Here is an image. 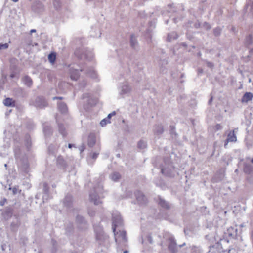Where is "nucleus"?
<instances>
[{"label":"nucleus","instance_id":"1","mask_svg":"<svg viewBox=\"0 0 253 253\" xmlns=\"http://www.w3.org/2000/svg\"><path fill=\"white\" fill-rule=\"evenodd\" d=\"M15 156L19 169L25 173H28L30 167L27 156L22 154L19 149L15 150Z\"/></svg>","mask_w":253,"mask_h":253},{"label":"nucleus","instance_id":"2","mask_svg":"<svg viewBox=\"0 0 253 253\" xmlns=\"http://www.w3.org/2000/svg\"><path fill=\"white\" fill-rule=\"evenodd\" d=\"M104 192L103 186L101 184H98L97 187H95L92 191L89 194L90 201L94 203L95 205H98L102 202L100 199L103 198L104 196H99L102 195Z\"/></svg>","mask_w":253,"mask_h":253},{"label":"nucleus","instance_id":"3","mask_svg":"<svg viewBox=\"0 0 253 253\" xmlns=\"http://www.w3.org/2000/svg\"><path fill=\"white\" fill-rule=\"evenodd\" d=\"M75 54L81 59H87L89 60L93 57L92 52L84 48L77 49L76 50Z\"/></svg>","mask_w":253,"mask_h":253},{"label":"nucleus","instance_id":"4","mask_svg":"<svg viewBox=\"0 0 253 253\" xmlns=\"http://www.w3.org/2000/svg\"><path fill=\"white\" fill-rule=\"evenodd\" d=\"M112 229L115 233L116 227L123 225V221L119 214H113L112 215Z\"/></svg>","mask_w":253,"mask_h":253},{"label":"nucleus","instance_id":"5","mask_svg":"<svg viewBox=\"0 0 253 253\" xmlns=\"http://www.w3.org/2000/svg\"><path fill=\"white\" fill-rule=\"evenodd\" d=\"M76 223L78 228L81 230H86L88 226V225L84 218L81 215L77 216Z\"/></svg>","mask_w":253,"mask_h":253},{"label":"nucleus","instance_id":"6","mask_svg":"<svg viewBox=\"0 0 253 253\" xmlns=\"http://www.w3.org/2000/svg\"><path fill=\"white\" fill-rule=\"evenodd\" d=\"M168 240L169 241L168 249L171 253H177V245L174 238L172 236H170Z\"/></svg>","mask_w":253,"mask_h":253},{"label":"nucleus","instance_id":"7","mask_svg":"<svg viewBox=\"0 0 253 253\" xmlns=\"http://www.w3.org/2000/svg\"><path fill=\"white\" fill-rule=\"evenodd\" d=\"M34 105L36 107L42 109L48 105L47 102L42 97H37L35 100Z\"/></svg>","mask_w":253,"mask_h":253},{"label":"nucleus","instance_id":"8","mask_svg":"<svg viewBox=\"0 0 253 253\" xmlns=\"http://www.w3.org/2000/svg\"><path fill=\"white\" fill-rule=\"evenodd\" d=\"M237 235V229L233 227H230L225 233V236L228 238L225 239L227 242H229V240L231 239L236 238Z\"/></svg>","mask_w":253,"mask_h":253},{"label":"nucleus","instance_id":"9","mask_svg":"<svg viewBox=\"0 0 253 253\" xmlns=\"http://www.w3.org/2000/svg\"><path fill=\"white\" fill-rule=\"evenodd\" d=\"M253 163V158H247L244 162V171L247 174H251L252 171V164Z\"/></svg>","mask_w":253,"mask_h":253},{"label":"nucleus","instance_id":"10","mask_svg":"<svg viewBox=\"0 0 253 253\" xmlns=\"http://www.w3.org/2000/svg\"><path fill=\"white\" fill-rule=\"evenodd\" d=\"M136 200L140 205H145L147 202V199L145 195L140 191H137L135 193Z\"/></svg>","mask_w":253,"mask_h":253},{"label":"nucleus","instance_id":"11","mask_svg":"<svg viewBox=\"0 0 253 253\" xmlns=\"http://www.w3.org/2000/svg\"><path fill=\"white\" fill-rule=\"evenodd\" d=\"M80 71L82 72L84 71L85 73L90 77L95 79L97 77V74L94 70L92 67H84L81 68Z\"/></svg>","mask_w":253,"mask_h":253},{"label":"nucleus","instance_id":"12","mask_svg":"<svg viewBox=\"0 0 253 253\" xmlns=\"http://www.w3.org/2000/svg\"><path fill=\"white\" fill-rule=\"evenodd\" d=\"M131 90V88L130 86L127 84V83H125L123 84L121 87L120 94L121 95H128L130 93Z\"/></svg>","mask_w":253,"mask_h":253},{"label":"nucleus","instance_id":"13","mask_svg":"<svg viewBox=\"0 0 253 253\" xmlns=\"http://www.w3.org/2000/svg\"><path fill=\"white\" fill-rule=\"evenodd\" d=\"M88 98L87 101L88 104L92 106L96 104L97 99L95 98H92L89 93H84L83 95V98Z\"/></svg>","mask_w":253,"mask_h":253},{"label":"nucleus","instance_id":"14","mask_svg":"<svg viewBox=\"0 0 253 253\" xmlns=\"http://www.w3.org/2000/svg\"><path fill=\"white\" fill-rule=\"evenodd\" d=\"M158 203L159 205L164 209L168 210L171 208V205L161 197L159 198Z\"/></svg>","mask_w":253,"mask_h":253},{"label":"nucleus","instance_id":"15","mask_svg":"<svg viewBox=\"0 0 253 253\" xmlns=\"http://www.w3.org/2000/svg\"><path fill=\"white\" fill-rule=\"evenodd\" d=\"M253 112L251 108H247L245 111V115L247 120L246 123L248 125L251 124Z\"/></svg>","mask_w":253,"mask_h":253},{"label":"nucleus","instance_id":"16","mask_svg":"<svg viewBox=\"0 0 253 253\" xmlns=\"http://www.w3.org/2000/svg\"><path fill=\"white\" fill-rule=\"evenodd\" d=\"M69 73L70 74V77L72 80L76 81L79 78V69H74L72 67L70 68Z\"/></svg>","mask_w":253,"mask_h":253},{"label":"nucleus","instance_id":"17","mask_svg":"<svg viewBox=\"0 0 253 253\" xmlns=\"http://www.w3.org/2000/svg\"><path fill=\"white\" fill-rule=\"evenodd\" d=\"M32 9L35 11L39 13L43 10L44 6L40 1H37L33 5Z\"/></svg>","mask_w":253,"mask_h":253},{"label":"nucleus","instance_id":"18","mask_svg":"<svg viewBox=\"0 0 253 253\" xmlns=\"http://www.w3.org/2000/svg\"><path fill=\"white\" fill-rule=\"evenodd\" d=\"M57 165L58 167L63 169H65L67 166L65 160L61 156H59L57 157Z\"/></svg>","mask_w":253,"mask_h":253},{"label":"nucleus","instance_id":"19","mask_svg":"<svg viewBox=\"0 0 253 253\" xmlns=\"http://www.w3.org/2000/svg\"><path fill=\"white\" fill-rule=\"evenodd\" d=\"M161 172L166 176L169 177H172L174 175V174L172 173L171 167L169 166L167 168H162Z\"/></svg>","mask_w":253,"mask_h":253},{"label":"nucleus","instance_id":"20","mask_svg":"<svg viewBox=\"0 0 253 253\" xmlns=\"http://www.w3.org/2000/svg\"><path fill=\"white\" fill-rule=\"evenodd\" d=\"M130 44L132 48L137 50L138 47V43L136 38L134 35H131L130 40Z\"/></svg>","mask_w":253,"mask_h":253},{"label":"nucleus","instance_id":"21","mask_svg":"<svg viewBox=\"0 0 253 253\" xmlns=\"http://www.w3.org/2000/svg\"><path fill=\"white\" fill-rule=\"evenodd\" d=\"M64 205L68 208L71 206L72 204V196L70 194H67L63 201Z\"/></svg>","mask_w":253,"mask_h":253},{"label":"nucleus","instance_id":"22","mask_svg":"<svg viewBox=\"0 0 253 253\" xmlns=\"http://www.w3.org/2000/svg\"><path fill=\"white\" fill-rule=\"evenodd\" d=\"M4 105L8 107H14L15 106V101L11 98H6L3 100Z\"/></svg>","mask_w":253,"mask_h":253},{"label":"nucleus","instance_id":"23","mask_svg":"<svg viewBox=\"0 0 253 253\" xmlns=\"http://www.w3.org/2000/svg\"><path fill=\"white\" fill-rule=\"evenodd\" d=\"M43 132L45 137H49L52 134V129L50 126L45 125L43 126Z\"/></svg>","mask_w":253,"mask_h":253},{"label":"nucleus","instance_id":"24","mask_svg":"<svg viewBox=\"0 0 253 253\" xmlns=\"http://www.w3.org/2000/svg\"><path fill=\"white\" fill-rule=\"evenodd\" d=\"M253 97V95L251 92H246L244 95L243 96L242 98V103H247L249 101L251 100L252 99V98Z\"/></svg>","mask_w":253,"mask_h":253},{"label":"nucleus","instance_id":"25","mask_svg":"<svg viewBox=\"0 0 253 253\" xmlns=\"http://www.w3.org/2000/svg\"><path fill=\"white\" fill-rule=\"evenodd\" d=\"M154 132L157 135H161L164 132V128L161 125H155L154 126Z\"/></svg>","mask_w":253,"mask_h":253},{"label":"nucleus","instance_id":"26","mask_svg":"<svg viewBox=\"0 0 253 253\" xmlns=\"http://www.w3.org/2000/svg\"><path fill=\"white\" fill-rule=\"evenodd\" d=\"M59 110L62 113H66L67 112L68 108L67 105L64 102H60L58 104Z\"/></svg>","mask_w":253,"mask_h":253},{"label":"nucleus","instance_id":"27","mask_svg":"<svg viewBox=\"0 0 253 253\" xmlns=\"http://www.w3.org/2000/svg\"><path fill=\"white\" fill-rule=\"evenodd\" d=\"M58 127L59 133L63 136V137H66L67 135V132L64 125L62 124H59Z\"/></svg>","mask_w":253,"mask_h":253},{"label":"nucleus","instance_id":"28","mask_svg":"<svg viewBox=\"0 0 253 253\" xmlns=\"http://www.w3.org/2000/svg\"><path fill=\"white\" fill-rule=\"evenodd\" d=\"M237 140L236 136L234 133V131H230L227 136V142H235Z\"/></svg>","mask_w":253,"mask_h":253},{"label":"nucleus","instance_id":"29","mask_svg":"<svg viewBox=\"0 0 253 253\" xmlns=\"http://www.w3.org/2000/svg\"><path fill=\"white\" fill-rule=\"evenodd\" d=\"M88 4H92L94 7L99 6L102 0H85Z\"/></svg>","mask_w":253,"mask_h":253},{"label":"nucleus","instance_id":"30","mask_svg":"<svg viewBox=\"0 0 253 253\" xmlns=\"http://www.w3.org/2000/svg\"><path fill=\"white\" fill-rule=\"evenodd\" d=\"M96 142V139L94 135H90L88 138V145L90 147H92Z\"/></svg>","mask_w":253,"mask_h":253},{"label":"nucleus","instance_id":"31","mask_svg":"<svg viewBox=\"0 0 253 253\" xmlns=\"http://www.w3.org/2000/svg\"><path fill=\"white\" fill-rule=\"evenodd\" d=\"M43 190L45 194V195L43 196V200H44L45 199L47 200V197L49 193V187L48 186V184L45 182L43 183Z\"/></svg>","mask_w":253,"mask_h":253},{"label":"nucleus","instance_id":"32","mask_svg":"<svg viewBox=\"0 0 253 253\" xmlns=\"http://www.w3.org/2000/svg\"><path fill=\"white\" fill-rule=\"evenodd\" d=\"M110 178L114 181H117L121 178V175L117 172H114L110 175Z\"/></svg>","mask_w":253,"mask_h":253},{"label":"nucleus","instance_id":"33","mask_svg":"<svg viewBox=\"0 0 253 253\" xmlns=\"http://www.w3.org/2000/svg\"><path fill=\"white\" fill-rule=\"evenodd\" d=\"M253 9V2L250 1V2L247 3L245 6L244 10L246 12H251L252 13V10ZM252 14V13H251Z\"/></svg>","mask_w":253,"mask_h":253},{"label":"nucleus","instance_id":"34","mask_svg":"<svg viewBox=\"0 0 253 253\" xmlns=\"http://www.w3.org/2000/svg\"><path fill=\"white\" fill-rule=\"evenodd\" d=\"M23 82L24 84L30 87L32 84V80L31 78L27 76H25L23 78Z\"/></svg>","mask_w":253,"mask_h":253},{"label":"nucleus","instance_id":"35","mask_svg":"<svg viewBox=\"0 0 253 253\" xmlns=\"http://www.w3.org/2000/svg\"><path fill=\"white\" fill-rule=\"evenodd\" d=\"M177 38V34L175 32H172L168 34L167 40L169 42H170L172 40H175Z\"/></svg>","mask_w":253,"mask_h":253},{"label":"nucleus","instance_id":"36","mask_svg":"<svg viewBox=\"0 0 253 253\" xmlns=\"http://www.w3.org/2000/svg\"><path fill=\"white\" fill-rule=\"evenodd\" d=\"M56 53L54 52H52L50 54H49L48 56V59L49 61L52 63H54L55 60H56Z\"/></svg>","mask_w":253,"mask_h":253},{"label":"nucleus","instance_id":"37","mask_svg":"<svg viewBox=\"0 0 253 253\" xmlns=\"http://www.w3.org/2000/svg\"><path fill=\"white\" fill-rule=\"evenodd\" d=\"M73 230V226L72 223H69L66 227V233L69 235Z\"/></svg>","mask_w":253,"mask_h":253},{"label":"nucleus","instance_id":"38","mask_svg":"<svg viewBox=\"0 0 253 253\" xmlns=\"http://www.w3.org/2000/svg\"><path fill=\"white\" fill-rule=\"evenodd\" d=\"M138 147L141 149H144L146 147V142L143 140H140L138 143Z\"/></svg>","mask_w":253,"mask_h":253},{"label":"nucleus","instance_id":"39","mask_svg":"<svg viewBox=\"0 0 253 253\" xmlns=\"http://www.w3.org/2000/svg\"><path fill=\"white\" fill-rule=\"evenodd\" d=\"M119 237H120L122 240L125 242L126 241V233L125 231H120V233L119 234Z\"/></svg>","mask_w":253,"mask_h":253},{"label":"nucleus","instance_id":"40","mask_svg":"<svg viewBox=\"0 0 253 253\" xmlns=\"http://www.w3.org/2000/svg\"><path fill=\"white\" fill-rule=\"evenodd\" d=\"M245 43L247 45H250L252 43V37L251 35H250L246 38Z\"/></svg>","mask_w":253,"mask_h":253},{"label":"nucleus","instance_id":"41","mask_svg":"<svg viewBox=\"0 0 253 253\" xmlns=\"http://www.w3.org/2000/svg\"><path fill=\"white\" fill-rule=\"evenodd\" d=\"M221 32V29L220 27H216L213 30V33L214 36H219Z\"/></svg>","mask_w":253,"mask_h":253},{"label":"nucleus","instance_id":"42","mask_svg":"<svg viewBox=\"0 0 253 253\" xmlns=\"http://www.w3.org/2000/svg\"><path fill=\"white\" fill-rule=\"evenodd\" d=\"M18 226H19V223L17 221L12 222L11 223V225H10L11 229L13 231L16 230L17 229Z\"/></svg>","mask_w":253,"mask_h":253},{"label":"nucleus","instance_id":"43","mask_svg":"<svg viewBox=\"0 0 253 253\" xmlns=\"http://www.w3.org/2000/svg\"><path fill=\"white\" fill-rule=\"evenodd\" d=\"M53 5H54V7L56 9H58L61 6L60 0H54Z\"/></svg>","mask_w":253,"mask_h":253},{"label":"nucleus","instance_id":"44","mask_svg":"<svg viewBox=\"0 0 253 253\" xmlns=\"http://www.w3.org/2000/svg\"><path fill=\"white\" fill-rule=\"evenodd\" d=\"M170 134L173 136H176V133L175 131V126H170Z\"/></svg>","mask_w":253,"mask_h":253},{"label":"nucleus","instance_id":"45","mask_svg":"<svg viewBox=\"0 0 253 253\" xmlns=\"http://www.w3.org/2000/svg\"><path fill=\"white\" fill-rule=\"evenodd\" d=\"M110 123V121L108 119V118H105L103 119L100 123V125L102 126H105L107 123Z\"/></svg>","mask_w":253,"mask_h":253},{"label":"nucleus","instance_id":"46","mask_svg":"<svg viewBox=\"0 0 253 253\" xmlns=\"http://www.w3.org/2000/svg\"><path fill=\"white\" fill-rule=\"evenodd\" d=\"M8 47V43L0 44V50L6 49Z\"/></svg>","mask_w":253,"mask_h":253},{"label":"nucleus","instance_id":"47","mask_svg":"<svg viewBox=\"0 0 253 253\" xmlns=\"http://www.w3.org/2000/svg\"><path fill=\"white\" fill-rule=\"evenodd\" d=\"M206 63L207 67L210 68H212L214 67V64L212 62L206 61Z\"/></svg>","mask_w":253,"mask_h":253},{"label":"nucleus","instance_id":"48","mask_svg":"<svg viewBox=\"0 0 253 253\" xmlns=\"http://www.w3.org/2000/svg\"><path fill=\"white\" fill-rule=\"evenodd\" d=\"M99 155V152H94L91 154V157L93 159H96Z\"/></svg>","mask_w":253,"mask_h":253},{"label":"nucleus","instance_id":"49","mask_svg":"<svg viewBox=\"0 0 253 253\" xmlns=\"http://www.w3.org/2000/svg\"><path fill=\"white\" fill-rule=\"evenodd\" d=\"M86 82L85 81H83L82 83H80L79 87L80 88H84L86 86Z\"/></svg>","mask_w":253,"mask_h":253},{"label":"nucleus","instance_id":"50","mask_svg":"<svg viewBox=\"0 0 253 253\" xmlns=\"http://www.w3.org/2000/svg\"><path fill=\"white\" fill-rule=\"evenodd\" d=\"M6 201H7V199L5 198H3L2 199H1L0 201V206L4 205V204L6 202Z\"/></svg>","mask_w":253,"mask_h":253},{"label":"nucleus","instance_id":"51","mask_svg":"<svg viewBox=\"0 0 253 253\" xmlns=\"http://www.w3.org/2000/svg\"><path fill=\"white\" fill-rule=\"evenodd\" d=\"M116 114V112L115 111L112 112V113L109 114L107 116V118L109 120L110 119Z\"/></svg>","mask_w":253,"mask_h":253},{"label":"nucleus","instance_id":"52","mask_svg":"<svg viewBox=\"0 0 253 253\" xmlns=\"http://www.w3.org/2000/svg\"><path fill=\"white\" fill-rule=\"evenodd\" d=\"M9 190H12V192L13 193V194H17V191H18V189L16 187H13V188H9Z\"/></svg>","mask_w":253,"mask_h":253},{"label":"nucleus","instance_id":"53","mask_svg":"<svg viewBox=\"0 0 253 253\" xmlns=\"http://www.w3.org/2000/svg\"><path fill=\"white\" fill-rule=\"evenodd\" d=\"M221 126H220V125L219 124H217L216 126H215V128L217 130H219V129H221Z\"/></svg>","mask_w":253,"mask_h":253},{"label":"nucleus","instance_id":"54","mask_svg":"<svg viewBox=\"0 0 253 253\" xmlns=\"http://www.w3.org/2000/svg\"><path fill=\"white\" fill-rule=\"evenodd\" d=\"M52 146L50 145L49 146V148H48V149H49V151L52 153H54V151L53 150H52Z\"/></svg>","mask_w":253,"mask_h":253},{"label":"nucleus","instance_id":"55","mask_svg":"<svg viewBox=\"0 0 253 253\" xmlns=\"http://www.w3.org/2000/svg\"><path fill=\"white\" fill-rule=\"evenodd\" d=\"M85 149V146L84 144H83L82 146H81V152H83V151L84 150V149Z\"/></svg>","mask_w":253,"mask_h":253},{"label":"nucleus","instance_id":"56","mask_svg":"<svg viewBox=\"0 0 253 253\" xmlns=\"http://www.w3.org/2000/svg\"><path fill=\"white\" fill-rule=\"evenodd\" d=\"M63 99V97H54L53 98V100H55V99Z\"/></svg>","mask_w":253,"mask_h":253},{"label":"nucleus","instance_id":"57","mask_svg":"<svg viewBox=\"0 0 253 253\" xmlns=\"http://www.w3.org/2000/svg\"><path fill=\"white\" fill-rule=\"evenodd\" d=\"M212 99H213V97L212 96H211L210 100H209V104H211V102L212 101Z\"/></svg>","mask_w":253,"mask_h":253},{"label":"nucleus","instance_id":"58","mask_svg":"<svg viewBox=\"0 0 253 253\" xmlns=\"http://www.w3.org/2000/svg\"><path fill=\"white\" fill-rule=\"evenodd\" d=\"M88 213L91 216H93V215H94V212L93 211H88Z\"/></svg>","mask_w":253,"mask_h":253},{"label":"nucleus","instance_id":"59","mask_svg":"<svg viewBox=\"0 0 253 253\" xmlns=\"http://www.w3.org/2000/svg\"><path fill=\"white\" fill-rule=\"evenodd\" d=\"M73 146V144H68V147H69V148H71Z\"/></svg>","mask_w":253,"mask_h":253},{"label":"nucleus","instance_id":"60","mask_svg":"<svg viewBox=\"0 0 253 253\" xmlns=\"http://www.w3.org/2000/svg\"><path fill=\"white\" fill-rule=\"evenodd\" d=\"M228 142L227 141L225 142V144H224V147H226V146L227 145V144H228Z\"/></svg>","mask_w":253,"mask_h":253},{"label":"nucleus","instance_id":"61","mask_svg":"<svg viewBox=\"0 0 253 253\" xmlns=\"http://www.w3.org/2000/svg\"><path fill=\"white\" fill-rule=\"evenodd\" d=\"M31 33H33V32H36V30L35 29H32L30 31Z\"/></svg>","mask_w":253,"mask_h":253},{"label":"nucleus","instance_id":"62","mask_svg":"<svg viewBox=\"0 0 253 253\" xmlns=\"http://www.w3.org/2000/svg\"><path fill=\"white\" fill-rule=\"evenodd\" d=\"M149 241L150 243H152V239H151V237H149Z\"/></svg>","mask_w":253,"mask_h":253},{"label":"nucleus","instance_id":"63","mask_svg":"<svg viewBox=\"0 0 253 253\" xmlns=\"http://www.w3.org/2000/svg\"><path fill=\"white\" fill-rule=\"evenodd\" d=\"M173 20L174 23H176V19L173 18Z\"/></svg>","mask_w":253,"mask_h":253},{"label":"nucleus","instance_id":"64","mask_svg":"<svg viewBox=\"0 0 253 253\" xmlns=\"http://www.w3.org/2000/svg\"><path fill=\"white\" fill-rule=\"evenodd\" d=\"M128 253V252L127 251H125L124 252V253Z\"/></svg>","mask_w":253,"mask_h":253}]
</instances>
